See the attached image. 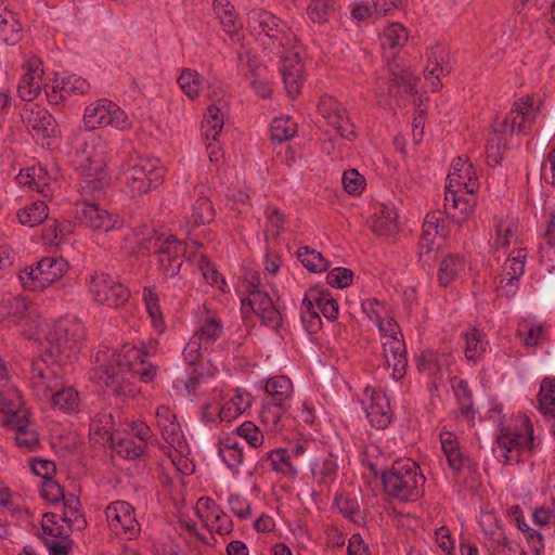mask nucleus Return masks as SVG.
<instances>
[{
	"instance_id": "aec40b11",
	"label": "nucleus",
	"mask_w": 555,
	"mask_h": 555,
	"mask_svg": "<svg viewBox=\"0 0 555 555\" xmlns=\"http://www.w3.org/2000/svg\"><path fill=\"white\" fill-rule=\"evenodd\" d=\"M475 194H464L454 189L446 190L444 212L448 219L461 225L466 222L475 211Z\"/></svg>"
},
{
	"instance_id": "052dcab7",
	"label": "nucleus",
	"mask_w": 555,
	"mask_h": 555,
	"mask_svg": "<svg viewBox=\"0 0 555 555\" xmlns=\"http://www.w3.org/2000/svg\"><path fill=\"white\" fill-rule=\"evenodd\" d=\"M197 504V514L203 518L205 527H208L209 522H211L214 518H218V515L223 512L210 498H201Z\"/></svg>"
},
{
	"instance_id": "49530a36",
	"label": "nucleus",
	"mask_w": 555,
	"mask_h": 555,
	"mask_svg": "<svg viewBox=\"0 0 555 555\" xmlns=\"http://www.w3.org/2000/svg\"><path fill=\"white\" fill-rule=\"evenodd\" d=\"M298 260L311 272H324L328 269L330 262L323 255L308 246L300 247L297 250Z\"/></svg>"
},
{
	"instance_id": "79ce46f5",
	"label": "nucleus",
	"mask_w": 555,
	"mask_h": 555,
	"mask_svg": "<svg viewBox=\"0 0 555 555\" xmlns=\"http://www.w3.org/2000/svg\"><path fill=\"white\" fill-rule=\"evenodd\" d=\"M408 38V30L401 23H390L384 28L379 40L384 50H395L401 49L406 43Z\"/></svg>"
},
{
	"instance_id": "f257e3e1",
	"label": "nucleus",
	"mask_w": 555,
	"mask_h": 555,
	"mask_svg": "<svg viewBox=\"0 0 555 555\" xmlns=\"http://www.w3.org/2000/svg\"><path fill=\"white\" fill-rule=\"evenodd\" d=\"M380 480L385 494L395 501L415 502L424 494L426 478L418 464L411 459H398L382 470Z\"/></svg>"
},
{
	"instance_id": "6e6d98bb",
	"label": "nucleus",
	"mask_w": 555,
	"mask_h": 555,
	"mask_svg": "<svg viewBox=\"0 0 555 555\" xmlns=\"http://www.w3.org/2000/svg\"><path fill=\"white\" fill-rule=\"evenodd\" d=\"M5 401V399H3ZM21 402L17 404L16 410H12L10 405L7 402H3L0 408L4 409L8 408V418H7V425L10 426L15 431H18L21 429H24L28 427L29 424V412L26 409H22Z\"/></svg>"
},
{
	"instance_id": "c756f323",
	"label": "nucleus",
	"mask_w": 555,
	"mask_h": 555,
	"mask_svg": "<svg viewBox=\"0 0 555 555\" xmlns=\"http://www.w3.org/2000/svg\"><path fill=\"white\" fill-rule=\"evenodd\" d=\"M264 391L270 397V402L289 406L294 392L293 383L287 376H273L267 380Z\"/></svg>"
},
{
	"instance_id": "774afa93",
	"label": "nucleus",
	"mask_w": 555,
	"mask_h": 555,
	"mask_svg": "<svg viewBox=\"0 0 555 555\" xmlns=\"http://www.w3.org/2000/svg\"><path fill=\"white\" fill-rule=\"evenodd\" d=\"M343 184L344 189L349 194H361L364 190L365 180L363 176H361L358 170L350 169L344 172L343 176Z\"/></svg>"
},
{
	"instance_id": "2f4dec72",
	"label": "nucleus",
	"mask_w": 555,
	"mask_h": 555,
	"mask_svg": "<svg viewBox=\"0 0 555 555\" xmlns=\"http://www.w3.org/2000/svg\"><path fill=\"white\" fill-rule=\"evenodd\" d=\"M61 503L63 506L61 520L69 529H83L87 526V520L81 512L79 499L75 494H68Z\"/></svg>"
},
{
	"instance_id": "7c9ffc66",
	"label": "nucleus",
	"mask_w": 555,
	"mask_h": 555,
	"mask_svg": "<svg viewBox=\"0 0 555 555\" xmlns=\"http://www.w3.org/2000/svg\"><path fill=\"white\" fill-rule=\"evenodd\" d=\"M372 230L380 236H391L398 231V215L391 205L380 204L372 221Z\"/></svg>"
},
{
	"instance_id": "0e129e2a",
	"label": "nucleus",
	"mask_w": 555,
	"mask_h": 555,
	"mask_svg": "<svg viewBox=\"0 0 555 555\" xmlns=\"http://www.w3.org/2000/svg\"><path fill=\"white\" fill-rule=\"evenodd\" d=\"M20 29L21 27L14 18L9 21L8 18L0 17V41L3 43H16L20 39Z\"/></svg>"
},
{
	"instance_id": "c85d7f7f",
	"label": "nucleus",
	"mask_w": 555,
	"mask_h": 555,
	"mask_svg": "<svg viewBox=\"0 0 555 555\" xmlns=\"http://www.w3.org/2000/svg\"><path fill=\"white\" fill-rule=\"evenodd\" d=\"M222 334L223 325L221 321L215 313L208 311L207 314L201 319L193 336L197 338L204 345V349L207 350Z\"/></svg>"
},
{
	"instance_id": "603ef678",
	"label": "nucleus",
	"mask_w": 555,
	"mask_h": 555,
	"mask_svg": "<svg viewBox=\"0 0 555 555\" xmlns=\"http://www.w3.org/2000/svg\"><path fill=\"white\" fill-rule=\"evenodd\" d=\"M163 438L178 452L183 453L188 448L180 424L176 421L160 427Z\"/></svg>"
},
{
	"instance_id": "8fccbe9b",
	"label": "nucleus",
	"mask_w": 555,
	"mask_h": 555,
	"mask_svg": "<svg viewBox=\"0 0 555 555\" xmlns=\"http://www.w3.org/2000/svg\"><path fill=\"white\" fill-rule=\"evenodd\" d=\"M300 320L305 331L309 334L318 333L322 327V320L319 311L312 302L308 304L306 296L300 306Z\"/></svg>"
},
{
	"instance_id": "37998d69",
	"label": "nucleus",
	"mask_w": 555,
	"mask_h": 555,
	"mask_svg": "<svg viewBox=\"0 0 555 555\" xmlns=\"http://www.w3.org/2000/svg\"><path fill=\"white\" fill-rule=\"evenodd\" d=\"M48 216L49 208L42 201L34 202L17 211L20 223L28 227H36L42 223Z\"/></svg>"
},
{
	"instance_id": "864d4df0",
	"label": "nucleus",
	"mask_w": 555,
	"mask_h": 555,
	"mask_svg": "<svg viewBox=\"0 0 555 555\" xmlns=\"http://www.w3.org/2000/svg\"><path fill=\"white\" fill-rule=\"evenodd\" d=\"M334 505L345 518L357 521V516L360 514V505L356 498L344 493L336 494Z\"/></svg>"
},
{
	"instance_id": "20e7f679",
	"label": "nucleus",
	"mask_w": 555,
	"mask_h": 555,
	"mask_svg": "<svg viewBox=\"0 0 555 555\" xmlns=\"http://www.w3.org/2000/svg\"><path fill=\"white\" fill-rule=\"evenodd\" d=\"M144 352L130 344H125L118 351L112 353L111 364L100 365L92 374V380L99 385L117 391L124 382L122 374L132 373Z\"/></svg>"
},
{
	"instance_id": "9d476101",
	"label": "nucleus",
	"mask_w": 555,
	"mask_h": 555,
	"mask_svg": "<svg viewBox=\"0 0 555 555\" xmlns=\"http://www.w3.org/2000/svg\"><path fill=\"white\" fill-rule=\"evenodd\" d=\"M88 291L99 305L111 308L124 306L130 296L128 288L104 272H94L88 279Z\"/></svg>"
},
{
	"instance_id": "412c9836",
	"label": "nucleus",
	"mask_w": 555,
	"mask_h": 555,
	"mask_svg": "<svg viewBox=\"0 0 555 555\" xmlns=\"http://www.w3.org/2000/svg\"><path fill=\"white\" fill-rule=\"evenodd\" d=\"M24 74L17 86V93L24 101L31 102L35 100L42 88V62L33 57L23 65Z\"/></svg>"
},
{
	"instance_id": "f8f14e48",
	"label": "nucleus",
	"mask_w": 555,
	"mask_h": 555,
	"mask_svg": "<svg viewBox=\"0 0 555 555\" xmlns=\"http://www.w3.org/2000/svg\"><path fill=\"white\" fill-rule=\"evenodd\" d=\"M105 516L111 530L121 539L132 540L140 533V524L134 508L125 501H116L105 508Z\"/></svg>"
},
{
	"instance_id": "6ab92c4d",
	"label": "nucleus",
	"mask_w": 555,
	"mask_h": 555,
	"mask_svg": "<svg viewBox=\"0 0 555 555\" xmlns=\"http://www.w3.org/2000/svg\"><path fill=\"white\" fill-rule=\"evenodd\" d=\"M389 70L386 91L398 106L405 105V100L414 93L416 78L409 69L400 67L398 64L389 65Z\"/></svg>"
},
{
	"instance_id": "2eb2a0df",
	"label": "nucleus",
	"mask_w": 555,
	"mask_h": 555,
	"mask_svg": "<svg viewBox=\"0 0 555 555\" xmlns=\"http://www.w3.org/2000/svg\"><path fill=\"white\" fill-rule=\"evenodd\" d=\"M533 429L527 428V435L512 433L509 428H503L496 439V451L505 464H515L520 460L524 450L533 448Z\"/></svg>"
},
{
	"instance_id": "f704fd0d",
	"label": "nucleus",
	"mask_w": 555,
	"mask_h": 555,
	"mask_svg": "<svg viewBox=\"0 0 555 555\" xmlns=\"http://www.w3.org/2000/svg\"><path fill=\"white\" fill-rule=\"evenodd\" d=\"M205 189L204 185L196 188L198 197L192 205V214L190 216V221L195 227L209 223L215 217L212 204L208 196L205 195Z\"/></svg>"
},
{
	"instance_id": "338daca9",
	"label": "nucleus",
	"mask_w": 555,
	"mask_h": 555,
	"mask_svg": "<svg viewBox=\"0 0 555 555\" xmlns=\"http://www.w3.org/2000/svg\"><path fill=\"white\" fill-rule=\"evenodd\" d=\"M513 236L514 231L511 222L505 219H500L495 225V240L493 242V247L495 249L507 247Z\"/></svg>"
},
{
	"instance_id": "c9c22d12",
	"label": "nucleus",
	"mask_w": 555,
	"mask_h": 555,
	"mask_svg": "<svg viewBox=\"0 0 555 555\" xmlns=\"http://www.w3.org/2000/svg\"><path fill=\"white\" fill-rule=\"evenodd\" d=\"M218 454L222 462L232 470H237L244 461L243 448L234 437H225L220 440Z\"/></svg>"
},
{
	"instance_id": "58836bf2",
	"label": "nucleus",
	"mask_w": 555,
	"mask_h": 555,
	"mask_svg": "<svg viewBox=\"0 0 555 555\" xmlns=\"http://www.w3.org/2000/svg\"><path fill=\"white\" fill-rule=\"evenodd\" d=\"M261 461L268 462L271 469L286 476H296L298 473L297 467L292 463L291 454L286 449H274L268 451Z\"/></svg>"
},
{
	"instance_id": "a878e982",
	"label": "nucleus",
	"mask_w": 555,
	"mask_h": 555,
	"mask_svg": "<svg viewBox=\"0 0 555 555\" xmlns=\"http://www.w3.org/2000/svg\"><path fill=\"white\" fill-rule=\"evenodd\" d=\"M23 121L28 132L37 139H44L51 135L54 127L53 116L44 108L24 109L22 113Z\"/></svg>"
},
{
	"instance_id": "4d7b16f0",
	"label": "nucleus",
	"mask_w": 555,
	"mask_h": 555,
	"mask_svg": "<svg viewBox=\"0 0 555 555\" xmlns=\"http://www.w3.org/2000/svg\"><path fill=\"white\" fill-rule=\"evenodd\" d=\"M115 450L124 459L134 460L144 453L145 444L130 438H122L116 442Z\"/></svg>"
},
{
	"instance_id": "5fc2aeb1",
	"label": "nucleus",
	"mask_w": 555,
	"mask_h": 555,
	"mask_svg": "<svg viewBox=\"0 0 555 555\" xmlns=\"http://www.w3.org/2000/svg\"><path fill=\"white\" fill-rule=\"evenodd\" d=\"M235 433L253 448H259L264 442L262 431L253 422H244L235 428Z\"/></svg>"
},
{
	"instance_id": "4be33fe9",
	"label": "nucleus",
	"mask_w": 555,
	"mask_h": 555,
	"mask_svg": "<svg viewBox=\"0 0 555 555\" xmlns=\"http://www.w3.org/2000/svg\"><path fill=\"white\" fill-rule=\"evenodd\" d=\"M89 89L90 83L85 78L77 75H68L61 79L56 78L54 86L50 88V91L47 89L46 94L49 102L56 105L72 95L86 94Z\"/></svg>"
},
{
	"instance_id": "f03ea898",
	"label": "nucleus",
	"mask_w": 555,
	"mask_h": 555,
	"mask_svg": "<svg viewBox=\"0 0 555 555\" xmlns=\"http://www.w3.org/2000/svg\"><path fill=\"white\" fill-rule=\"evenodd\" d=\"M247 26L264 51L273 55H281L294 50L296 36L286 22L275 14L254 9L247 14Z\"/></svg>"
},
{
	"instance_id": "680f3d73",
	"label": "nucleus",
	"mask_w": 555,
	"mask_h": 555,
	"mask_svg": "<svg viewBox=\"0 0 555 555\" xmlns=\"http://www.w3.org/2000/svg\"><path fill=\"white\" fill-rule=\"evenodd\" d=\"M73 224L69 221L59 222L53 220L43 230V237L50 242L62 241L72 232Z\"/></svg>"
},
{
	"instance_id": "69168bd1",
	"label": "nucleus",
	"mask_w": 555,
	"mask_h": 555,
	"mask_svg": "<svg viewBox=\"0 0 555 555\" xmlns=\"http://www.w3.org/2000/svg\"><path fill=\"white\" fill-rule=\"evenodd\" d=\"M15 442L24 451H34L39 446L38 433L29 427L15 431Z\"/></svg>"
},
{
	"instance_id": "f3484780",
	"label": "nucleus",
	"mask_w": 555,
	"mask_h": 555,
	"mask_svg": "<svg viewBox=\"0 0 555 555\" xmlns=\"http://www.w3.org/2000/svg\"><path fill=\"white\" fill-rule=\"evenodd\" d=\"M527 251L524 248L514 249L501 268L500 289L506 297H512L519 288V280L525 273Z\"/></svg>"
},
{
	"instance_id": "b1692460",
	"label": "nucleus",
	"mask_w": 555,
	"mask_h": 555,
	"mask_svg": "<svg viewBox=\"0 0 555 555\" xmlns=\"http://www.w3.org/2000/svg\"><path fill=\"white\" fill-rule=\"evenodd\" d=\"M444 214L446 212L437 210L426 215L423 223L422 236L420 238V248L423 253L428 254L431 251L436 236L442 238L448 236L449 229Z\"/></svg>"
},
{
	"instance_id": "39448f33",
	"label": "nucleus",
	"mask_w": 555,
	"mask_h": 555,
	"mask_svg": "<svg viewBox=\"0 0 555 555\" xmlns=\"http://www.w3.org/2000/svg\"><path fill=\"white\" fill-rule=\"evenodd\" d=\"M124 180L132 195H143L164 181V169L157 158H137L124 170Z\"/></svg>"
},
{
	"instance_id": "a19ab883",
	"label": "nucleus",
	"mask_w": 555,
	"mask_h": 555,
	"mask_svg": "<svg viewBox=\"0 0 555 555\" xmlns=\"http://www.w3.org/2000/svg\"><path fill=\"white\" fill-rule=\"evenodd\" d=\"M49 398L52 406L59 408L66 413H73L79 410L80 399L78 391L73 387H64L62 384V387L53 390Z\"/></svg>"
},
{
	"instance_id": "5701e85b",
	"label": "nucleus",
	"mask_w": 555,
	"mask_h": 555,
	"mask_svg": "<svg viewBox=\"0 0 555 555\" xmlns=\"http://www.w3.org/2000/svg\"><path fill=\"white\" fill-rule=\"evenodd\" d=\"M383 354L385 366L392 367V377L401 379L406 373L408 357L403 339L390 337L383 340Z\"/></svg>"
},
{
	"instance_id": "72a5a7b5",
	"label": "nucleus",
	"mask_w": 555,
	"mask_h": 555,
	"mask_svg": "<svg viewBox=\"0 0 555 555\" xmlns=\"http://www.w3.org/2000/svg\"><path fill=\"white\" fill-rule=\"evenodd\" d=\"M444 51L441 47H433L427 51V65L424 69V76L430 80L431 91L441 89L442 83L440 74L444 72L442 66Z\"/></svg>"
},
{
	"instance_id": "13d9d810",
	"label": "nucleus",
	"mask_w": 555,
	"mask_h": 555,
	"mask_svg": "<svg viewBox=\"0 0 555 555\" xmlns=\"http://www.w3.org/2000/svg\"><path fill=\"white\" fill-rule=\"evenodd\" d=\"M40 494L43 499L53 504L61 503L64 498L67 496L63 488L53 478H46V480L41 482Z\"/></svg>"
},
{
	"instance_id": "dca6fc26",
	"label": "nucleus",
	"mask_w": 555,
	"mask_h": 555,
	"mask_svg": "<svg viewBox=\"0 0 555 555\" xmlns=\"http://www.w3.org/2000/svg\"><path fill=\"white\" fill-rule=\"evenodd\" d=\"M276 56L281 59L280 72L286 92L295 99L300 94L305 80V65L296 43H294V50H288L286 53Z\"/></svg>"
},
{
	"instance_id": "ea45409f",
	"label": "nucleus",
	"mask_w": 555,
	"mask_h": 555,
	"mask_svg": "<svg viewBox=\"0 0 555 555\" xmlns=\"http://www.w3.org/2000/svg\"><path fill=\"white\" fill-rule=\"evenodd\" d=\"M224 125L223 112L216 104L210 105L202 121V134L206 140L217 141Z\"/></svg>"
},
{
	"instance_id": "e433bc0d",
	"label": "nucleus",
	"mask_w": 555,
	"mask_h": 555,
	"mask_svg": "<svg viewBox=\"0 0 555 555\" xmlns=\"http://www.w3.org/2000/svg\"><path fill=\"white\" fill-rule=\"evenodd\" d=\"M47 171L40 166H33L22 169L16 176V181L21 186L28 188L30 191H37L46 195L49 184L47 182Z\"/></svg>"
},
{
	"instance_id": "c03bdc74",
	"label": "nucleus",
	"mask_w": 555,
	"mask_h": 555,
	"mask_svg": "<svg viewBox=\"0 0 555 555\" xmlns=\"http://www.w3.org/2000/svg\"><path fill=\"white\" fill-rule=\"evenodd\" d=\"M451 385L460 405L461 413L466 417H473V393L468 382L455 376L451 379Z\"/></svg>"
},
{
	"instance_id": "6e6552de",
	"label": "nucleus",
	"mask_w": 555,
	"mask_h": 555,
	"mask_svg": "<svg viewBox=\"0 0 555 555\" xmlns=\"http://www.w3.org/2000/svg\"><path fill=\"white\" fill-rule=\"evenodd\" d=\"M83 121L89 130L111 126L117 130L124 131L131 127V120L127 113L116 103L107 99H101L90 103L85 108Z\"/></svg>"
},
{
	"instance_id": "e2e57ef3",
	"label": "nucleus",
	"mask_w": 555,
	"mask_h": 555,
	"mask_svg": "<svg viewBox=\"0 0 555 555\" xmlns=\"http://www.w3.org/2000/svg\"><path fill=\"white\" fill-rule=\"evenodd\" d=\"M353 272L347 268L337 267L326 274L328 285L337 288H345L352 283Z\"/></svg>"
},
{
	"instance_id": "393cba45",
	"label": "nucleus",
	"mask_w": 555,
	"mask_h": 555,
	"mask_svg": "<svg viewBox=\"0 0 555 555\" xmlns=\"http://www.w3.org/2000/svg\"><path fill=\"white\" fill-rule=\"evenodd\" d=\"M364 411L371 425L377 429L386 428L392 420V413L387 396L382 391L373 390L370 396L369 405Z\"/></svg>"
},
{
	"instance_id": "bb28decb",
	"label": "nucleus",
	"mask_w": 555,
	"mask_h": 555,
	"mask_svg": "<svg viewBox=\"0 0 555 555\" xmlns=\"http://www.w3.org/2000/svg\"><path fill=\"white\" fill-rule=\"evenodd\" d=\"M40 537L50 555H69L73 541L64 532L63 526H54L53 529L41 526Z\"/></svg>"
},
{
	"instance_id": "cd10ccee",
	"label": "nucleus",
	"mask_w": 555,
	"mask_h": 555,
	"mask_svg": "<svg viewBox=\"0 0 555 555\" xmlns=\"http://www.w3.org/2000/svg\"><path fill=\"white\" fill-rule=\"evenodd\" d=\"M306 300L314 307L328 321H335L339 314V305L328 291L311 287L306 292Z\"/></svg>"
},
{
	"instance_id": "473e14b6",
	"label": "nucleus",
	"mask_w": 555,
	"mask_h": 555,
	"mask_svg": "<svg viewBox=\"0 0 555 555\" xmlns=\"http://www.w3.org/2000/svg\"><path fill=\"white\" fill-rule=\"evenodd\" d=\"M463 336L465 339V359L473 362L481 359L488 347L487 334L480 328L473 327L466 331Z\"/></svg>"
},
{
	"instance_id": "a211bd4d",
	"label": "nucleus",
	"mask_w": 555,
	"mask_h": 555,
	"mask_svg": "<svg viewBox=\"0 0 555 555\" xmlns=\"http://www.w3.org/2000/svg\"><path fill=\"white\" fill-rule=\"evenodd\" d=\"M309 461L312 478L320 486L330 487L336 480L339 464L337 456L328 448H317Z\"/></svg>"
},
{
	"instance_id": "7ed1b4c3",
	"label": "nucleus",
	"mask_w": 555,
	"mask_h": 555,
	"mask_svg": "<svg viewBox=\"0 0 555 555\" xmlns=\"http://www.w3.org/2000/svg\"><path fill=\"white\" fill-rule=\"evenodd\" d=\"M85 337V326L80 320L67 317L55 321L47 332L46 353L55 357L60 365H67L76 358Z\"/></svg>"
},
{
	"instance_id": "1a4fd4ad",
	"label": "nucleus",
	"mask_w": 555,
	"mask_h": 555,
	"mask_svg": "<svg viewBox=\"0 0 555 555\" xmlns=\"http://www.w3.org/2000/svg\"><path fill=\"white\" fill-rule=\"evenodd\" d=\"M188 244L176 235H160L154 241V253L157 256L158 269L165 279L176 278L183 266Z\"/></svg>"
},
{
	"instance_id": "4c0bfd02",
	"label": "nucleus",
	"mask_w": 555,
	"mask_h": 555,
	"mask_svg": "<svg viewBox=\"0 0 555 555\" xmlns=\"http://www.w3.org/2000/svg\"><path fill=\"white\" fill-rule=\"evenodd\" d=\"M465 269V260L461 255L446 256L438 269V283L442 287L449 286Z\"/></svg>"
},
{
	"instance_id": "4468645a",
	"label": "nucleus",
	"mask_w": 555,
	"mask_h": 555,
	"mask_svg": "<svg viewBox=\"0 0 555 555\" xmlns=\"http://www.w3.org/2000/svg\"><path fill=\"white\" fill-rule=\"evenodd\" d=\"M318 111L327 120V124L337 130L341 138L349 141L356 138L354 126L346 108L335 98L323 94L319 100Z\"/></svg>"
},
{
	"instance_id": "09e8293b",
	"label": "nucleus",
	"mask_w": 555,
	"mask_h": 555,
	"mask_svg": "<svg viewBox=\"0 0 555 555\" xmlns=\"http://www.w3.org/2000/svg\"><path fill=\"white\" fill-rule=\"evenodd\" d=\"M271 138L273 141H287L297 132V124L289 116L276 117L271 124Z\"/></svg>"
},
{
	"instance_id": "ddd939ff",
	"label": "nucleus",
	"mask_w": 555,
	"mask_h": 555,
	"mask_svg": "<svg viewBox=\"0 0 555 555\" xmlns=\"http://www.w3.org/2000/svg\"><path fill=\"white\" fill-rule=\"evenodd\" d=\"M537 112L533 109L532 100L527 98H520L515 101L509 112L500 121V129L508 132L512 135L514 132L517 134H528L535 124Z\"/></svg>"
},
{
	"instance_id": "9b49d317",
	"label": "nucleus",
	"mask_w": 555,
	"mask_h": 555,
	"mask_svg": "<svg viewBox=\"0 0 555 555\" xmlns=\"http://www.w3.org/2000/svg\"><path fill=\"white\" fill-rule=\"evenodd\" d=\"M77 219L80 224L93 231L109 232L124 227V220L96 203L82 202L76 206Z\"/></svg>"
},
{
	"instance_id": "bf43d9fd",
	"label": "nucleus",
	"mask_w": 555,
	"mask_h": 555,
	"mask_svg": "<svg viewBox=\"0 0 555 555\" xmlns=\"http://www.w3.org/2000/svg\"><path fill=\"white\" fill-rule=\"evenodd\" d=\"M333 10L334 3L310 1L307 7V15L313 23L323 24L328 20Z\"/></svg>"
},
{
	"instance_id": "423d86ee",
	"label": "nucleus",
	"mask_w": 555,
	"mask_h": 555,
	"mask_svg": "<svg viewBox=\"0 0 555 555\" xmlns=\"http://www.w3.org/2000/svg\"><path fill=\"white\" fill-rule=\"evenodd\" d=\"M64 366L56 362L55 357H48L46 352L31 361L29 384L37 399L47 400L53 390L62 387Z\"/></svg>"
},
{
	"instance_id": "3c124183",
	"label": "nucleus",
	"mask_w": 555,
	"mask_h": 555,
	"mask_svg": "<svg viewBox=\"0 0 555 555\" xmlns=\"http://www.w3.org/2000/svg\"><path fill=\"white\" fill-rule=\"evenodd\" d=\"M177 82L182 92L191 100L198 96L202 80L196 70L183 68L177 79Z\"/></svg>"
},
{
	"instance_id": "a18cd8bd",
	"label": "nucleus",
	"mask_w": 555,
	"mask_h": 555,
	"mask_svg": "<svg viewBox=\"0 0 555 555\" xmlns=\"http://www.w3.org/2000/svg\"><path fill=\"white\" fill-rule=\"evenodd\" d=\"M289 406L275 402H264L260 411L261 423L270 431H279L282 428L281 420Z\"/></svg>"
},
{
	"instance_id": "0eeeda50",
	"label": "nucleus",
	"mask_w": 555,
	"mask_h": 555,
	"mask_svg": "<svg viewBox=\"0 0 555 555\" xmlns=\"http://www.w3.org/2000/svg\"><path fill=\"white\" fill-rule=\"evenodd\" d=\"M68 263L61 257H44L36 264L20 272V281L24 289L43 292L47 287L63 278Z\"/></svg>"
},
{
	"instance_id": "de8ad7c7",
	"label": "nucleus",
	"mask_w": 555,
	"mask_h": 555,
	"mask_svg": "<svg viewBox=\"0 0 555 555\" xmlns=\"http://www.w3.org/2000/svg\"><path fill=\"white\" fill-rule=\"evenodd\" d=\"M143 299L146 306V311L152 319L154 327L157 331L163 332L165 328V320L156 292L151 287H145L143 289Z\"/></svg>"
}]
</instances>
